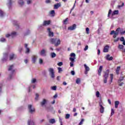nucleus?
<instances>
[{"label":"nucleus","mask_w":125,"mask_h":125,"mask_svg":"<svg viewBox=\"0 0 125 125\" xmlns=\"http://www.w3.org/2000/svg\"><path fill=\"white\" fill-rule=\"evenodd\" d=\"M70 56L69 60L71 62H70V67H74V63H75V60L76 59V54L72 53L70 54Z\"/></svg>","instance_id":"1"},{"label":"nucleus","mask_w":125,"mask_h":125,"mask_svg":"<svg viewBox=\"0 0 125 125\" xmlns=\"http://www.w3.org/2000/svg\"><path fill=\"white\" fill-rule=\"evenodd\" d=\"M50 42L51 43L53 44L54 43L55 46L57 47L59 44H60L61 41H60V39H57V38H51L50 39Z\"/></svg>","instance_id":"2"},{"label":"nucleus","mask_w":125,"mask_h":125,"mask_svg":"<svg viewBox=\"0 0 125 125\" xmlns=\"http://www.w3.org/2000/svg\"><path fill=\"white\" fill-rule=\"evenodd\" d=\"M120 32H121V28L119 27L115 31L114 30L111 31V32L110 33V35H112L114 34L113 38L114 39H116L117 38V36H119V33Z\"/></svg>","instance_id":"3"},{"label":"nucleus","mask_w":125,"mask_h":125,"mask_svg":"<svg viewBox=\"0 0 125 125\" xmlns=\"http://www.w3.org/2000/svg\"><path fill=\"white\" fill-rule=\"evenodd\" d=\"M28 112L30 114H34L36 112V109L32 104H28Z\"/></svg>","instance_id":"4"},{"label":"nucleus","mask_w":125,"mask_h":125,"mask_svg":"<svg viewBox=\"0 0 125 125\" xmlns=\"http://www.w3.org/2000/svg\"><path fill=\"white\" fill-rule=\"evenodd\" d=\"M48 71L49 72V75L52 79H54L55 78V74L54 73V69L53 68H49Z\"/></svg>","instance_id":"5"},{"label":"nucleus","mask_w":125,"mask_h":125,"mask_svg":"<svg viewBox=\"0 0 125 125\" xmlns=\"http://www.w3.org/2000/svg\"><path fill=\"white\" fill-rule=\"evenodd\" d=\"M8 59V53L3 54V57L1 59L2 62H6Z\"/></svg>","instance_id":"6"},{"label":"nucleus","mask_w":125,"mask_h":125,"mask_svg":"<svg viewBox=\"0 0 125 125\" xmlns=\"http://www.w3.org/2000/svg\"><path fill=\"white\" fill-rule=\"evenodd\" d=\"M17 33L15 31L12 32L10 34H7L6 35V38H9V37H11L12 38L16 37Z\"/></svg>","instance_id":"7"},{"label":"nucleus","mask_w":125,"mask_h":125,"mask_svg":"<svg viewBox=\"0 0 125 125\" xmlns=\"http://www.w3.org/2000/svg\"><path fill=\"white\" fill-rule=\"evenodd\" d=\"M110 73V70L109 69L106 70L104 72V79H108L109 77V73Z\"/></svg>","instance_id":"8"},{"label":"nucleus","mask_w":125,"mask_h":125,"mask_svg":"<svg viewBox=\"0 0 125 125\" xmlns=\"http://www.w3.org/2000/svg\"><path fill=\"white\" fill-rule=\"evenodd\" d=\"M17 57L14 53H12L9 55V60L10 61H12V60H14V59H16Z\"/></svg>","instance_id":"9"},{"label":"nucleus","mask_w":125,"mask_h":125,"mask_svg":"<svg viewBox=\"0 0 125 125\" xmlns=\"http://www.w3.org/2000/svg\"><path fill=\"white\" fill-rule=\"evenodd\" d=\"M41 56H46V50L45 49H42L40 52Z\"/></svg>","instance_id":"10"},{"label":"nucleus","mask_w":125,"mask_h":125,"mask_svg":"<svg viewBox=\"0 0 125 125\" xmlns=\"http://www.w3.org/2000/svg\"><path fill=\"white\" fill-rule=\"evenodd\" d=\"M77 27V25L76 24H74L72 26L68 27V30H70V31H73Z\"/></svg>","instance_id":"11"},{"label":"nucleus","mask_w":125,"mask_h":125,"mask_svg":"<svg viewBox=\"0 0 125 125\" xmlns=\"http://www.w3.org/2000/svg\"><path fill=\"white\" fill-rule=\"evenodd\" d=\"M61 6V3H57L54 5V9H58Z\"/></svg>","instance_id":"12"},{"label":"nucleus","mask_w":125,"mask_h":125,"mask_svg":"<svg viewBox=\"0 0 125 125\" xmlns=\"http://www.w3.org/2000/svg\"><path fill=\"white\" fill-rule=\"evenodd\" d=\"M24 47L26 48L25 53H29L30 52V48L28 47V44H24Z\"/></svg>","instance_id":"13"},{"label":"nucleus","mask_w":125,"mask_h":125,"mask_svg":"<svg viewBox=\"0 0 125 125\" xmlns=\"http://www.w3.org/2000/svg\"><path fill=\"white\" fill-rule=\"evenodd\" d=\"M12 5V2L11 0H8L7 6L9 7V9L11 8V6Z\"/></svg>","instance_id":"14"},{"label":"nucleus","mask_w":125,"mask_h":125,"mask_svg":"<svg viewBox=\"0 0 125 125\" xmlns=\"http://www.w3.org/2000/svg\"><path fill=\"white\" fill-rule=\"evenodd\" d=\"M102 69H103V66L101 65L98 71V74L99 76H101V72H102Z\"/></svg>","instance_id":"15"},{"label":"nucleus","mask_w":125,"mask_h":125,"mask_svg":"<svg viewBox=\"0 0 125 125\" xmlns=\"http://www.w3.org/2000/svg\"><path fill=\"white\" fill-rule=\"evenodd\" d=\"M13 24L14 25V26H16L17 28H19V23L17 21H13Z\"/></svg>","instance_id":"16"},{"label":"nucleus","mask_w":125,"mask_h":125,"mask_svg":"<svg viewBox=\"0 0 125 125\" xmlns=\"http://www.w3.org/2000/svg\"><path fill=\"white\" fill-rule=\"evenodd\" d=\"M38 58V57L37 56H33L32 57V61L33 63H36V61H37V59Z\"/></svg>","instance_id":"17"},{"label":"nucleus","mask_w":125,"mask_h":125,"mask_svg":"<svg viewBox=\"0 0 125 125\" xmlns=\"http://www.w3.org/2000/svg\"><path fill=\"white\" fill-rule=\"evenodd\" d=\"M47 31L49 33V37H53L54 33H53V32H52L50 31V28H47Z\"/></svg>","instance_id":"18"},{"label":"nucleus","mask_w":125,"mask_h":125,"mask_svg":"<svg viewBox=\"0 0 125 125\" xmlns=\"http://www.w3.org/2000/svg\"><path fill=\"white\" fill-rule=\"evenodd\" d=\"M50 24V21H44L43 22V26H46Z\"/></svg>","instance_id":"19"},{"label":"nucleus","mask_w":125,"mask_h":125,"mask_svg":"<svg viewBox=\"0 0 125 125\" xmlns=\"http://www.w3.org/2000/svg\"><path fill=\"white\" fill-rule=\"evenodd\" d=\"M106 60L108 61H112L113 60V57H110V55H107L106 56Z\"/></svg>","instance_id":"20"},{"label":"nucleus","mask_w":125,"mask_h":125,"mask_svg":"<svg viewBox=\"0 0 125 125\" xmlns=\"http://www.w3.org/2000/svg\"><path fill=\"white\" fill-rule=\"evenodd\" d=\"M109 51V46L106 45L104 48V52H108Z\"/></svg>","instance_id":"21"},{"label":"nucleus","mask_w":125,"mask_h":125,"mask_svg":"<svg viewBox=\"0 0 125 125\" xmlns=\"http://www.w3.org/2000/svg\"><path fill=\"white\" fill-rule=\"evenodd\" d=\"M114 104L116 109H118V107H119V104H120V102L119 101H116L114 103Z\"/></svg>","instance_id":"22"},{"label":"nucleus","mask_w":125,"mask_h":125,"mask_svg":"<svg viewBox=\"0 0 125 125\" xmlns=\"http://www.w3.org/2000/svg\"><path fill=\"white\" fill-rule=\"evenodd\" d=\"M118 14H119V10H114L111 14V15L114 16V15H118Z\"/></svg>","instance_id":"23"},{"label":"nucleus","mask_w":125,"mask_h":125,"mask_svg":"<svg viewBox=\"0 0 125 125\" xmlns=\"http://www.w3.org/2000/svg\"><path fill=\"white\" fill-rule=\"evenodd\" d=\"M84 67L85 68V71H86V72H89L90 70L89 67L87 66V65H86L85 64H84Z\"/></svg>","instance_id":"24"},{"label":"nucleus","mask_w":125,"mask_h":125,"mask_svg":"<svg viewBox=\"0 0 125 125\" xmlns=\"http://www.w3.org/2000/svg\"><path fill=\"white\" fill-rule=\"evenodd\" d=\"M104 107L103 106H100V113L101 114H103V113H104Z\"/></svg>","instance_id":"25"},{"label":"nucleus","mask_w":125,"mask_h":125,"mask_svg":"<svg viewBox=\"0 0 125 125\" xmlns=\"http://www.w3.org/2000/svg\"><path fill=\"white\" fill-rule=\"evenodd\" d=\"M28 125H35V123L31 120H28Z\"/></svg>","instance_id":"26"},{"label":"nucleus","mask_w":125,"mask_h":125,"mask_svg":"<svg viewBox=\"0 0 125 125\" xmlns=\"http://www.w3.org/2000/svg\"><path fill=\"white\" fill-rule=\"evenodd\" d=\"M18 2L20 5H21V6L22 5H24V1L23 0H19Z\"/></svg>","instance_id":"27"},{"label":"nucleus","mask_w":125,"mask_h":125,"mask_svg":"<svg viewBox=\"0 0 125 125\" xmlns=\"http://www.w3.org/2000/svg\"><path fill=\"white\" fill-rule=\"evenodd\" d=\"M46 103V100L43 99V101L41 102V104L42 106H43Z\"/></svg>","instance_id":"28"},{"label":"nucleus","mask_w":125,"mask_h":125,"mask_svg":"<svg viewBox=\"0 0 125 125\" xmlns=\"http://www.w3.org/2000/svg\"><path fill=\"white\" fill-rule=\"evenodd\" d=\"M4 16V12L0 9V17H3Z\"/></svg>","instance_id":"29"},{"label":"nucleus","mask_w":125,"mask_h":125,"mask_svg":"<svg viewBox=\"0 0 125 125\" xmlns=\"http://www.w3.org/2000/svg\"><path fill=\"white\" fill-rule=\"evenodd\" d=\"M31 33V31L29 30H27L26 32L24 34V36H28V35H30Z\"/></svg>","instance_id":"30"},{"label":"nucleus","mask_w":125,"mask_h":125,"mask_svg":"<svg viewBox=\"0 0 125 125\" xmlns=\"http://www.w3.org/2000/svg\"><path fill=\"white\" fill-rule=\"evenodd\" d=\"M51 56L52 58H54V57H56V54H55L54 52L51 53Z\"/></svg>","instance_id":"31"},{"label":"nucleus","mask_w":125,"mask_h":125,"mask_svg":"<svg viewBox=\"0 0 125 125\" xmlns=\"http://www.w3.org/2000/svg\"><path fill=\"white\" fill-rule=\"evenodd\" d=\"M68 22H69V21L68 20V18H66L63 21V24H68Z\"/></svg>","instance_id":"32"},{"label":"nucleus","mask_w":125,"mask_h":125,"mask_svg":"<svg viewBox=\"0 0 125 125\" xmlns=\"http://www.w3.org/2000/svg\"><path fill=\"white\" fill-rule=\"evenodd\" d=\"M96 97H97V98H99V97L100 96V93L99 92V91H97L96 92Z\"/></svg>","instance_id":"33"},{"label":"nucleus","mask_w":125,"mask_h":125,"mask_svg":"<svg viewBox=\"0 0 125 125\" xmlns=\"http://www.w3.org/2000/svg\"><path fill=\"white\" fill-rule=\"evenodd\" d=\"M76 83H77L78 84H79V83H81V79H80V78H77V79H76Z\"/></svg>","instance_id":"34"},{"label":"nucleus","mask_w":125,"mask_h":125,"mask_svg":"<svg viewBox=\"0 0 125 125\" xmlns=\"http://www.w3.org/2000/svg\"><path fill=\"white\" fill-rule=\"evenodd\" d=\"M0 42H6V40H5L4 38H1L0 39Z\"/></svg>","instance_id":"35"},{"label":"nucleus","mask_w":125,"mask_h":125,"mask_svg":"<svg viewBox=\"0 0 125 125\" xmlns=\"http://www.w3.org/2000/svg\"><path fill=\"white\" fill-rule=\"evenodd\" d=\"M114 78V74H110V83H112L113 82V79Z\"/></svg>","instance_id":"36"},{"label":"nucleus","mask_w":125,"mask_h":125,"mask_svg":"<svg viewBox=\"0 0 125 125\" xmlns=\"http://www.w3.org/2000/svg\"><path fill=\"white\" fill-rule=\"evenodd\" d=\"M43 24H41L40 25H39V30H42V29H43Z\"/></svg>","instance_id":"37"},{"label":"nucleus","mask_w":125,"mask_h":125,"mask_svg":"<svg viewBox=\"0 0 125 125\" xmlns=\"http://www.w3.org/2000/svg\"><path fill=\"white\" fill-rule=\"evenodd\" d=\"M124 45H121V44H119L118 45V48H119V49H124Z\"/></svg>","instance_id":"38"},{"label":"nucleus","mask_w":125,"mask_h":125,"mask_svg":"<svg viewBox=\"0 0 125 125\" xmlns=\"http://www.w3.org/2000/svg\"><path fill=\"white\" fill-rule=\"evenodd\" d=\"M111 14H112V10L109 9L108 14V17H110V16H111Z\"/></svg>","instance_id":"39"},{"label":"nucleus","mask_w":125,"mask_h":125,"mask_svg":"<svg viewBox=\"0 0 125 125\" xmlns=\"http://www.w3.org/2000/svg\"><path fill=\"white\" fill-rule=\"evenodd\" d=\"M50 123H51V124H55V119H51V120H50Z\"/></svg>","instance_id":"40"},{"label":"nucleus","mask_w":125,"mask_h":125,"mask_svg":"<svg viewBox=\"0 0 125 125\" xmlns=\"http://www.w3.org/2000/svg\"><path fill=\"white\" fill-rule=\"evenodd\" d=\"M50 14L51 15H52V16H54L55 14V11L54 10H52L50 12Z\"/></svg>","instance_id":"41"},{"label":"nucleus","mask_w":125,"mask_h":125,"mask_svg":"<svg viewBox=\"0 0 125 125\" xmlns=\"http://www.w3.org/2000/svg\"><path fill=\"white\" fill-rule=\"evenodd\" d=\"M57 88V86H56V85L51 87V89L52 90H56Z\"/></svg>","instance_id":"42"},{"label":"nucleus","mask_w":125,"mask_h":125,"mask_svg":"<svg viewBox=\"0 0 125 125\" xmlns=\"http://www.w3.org/2000/svg\"><path fill=\"white\" fill-rule=\"evenodd\" d=\"M36 82H37V80L35 78H33L32 80H31L32 83H35Z\"/></svg>","instance_id":"43"},{"label":"nucleus","mask_w":125,"mask_h":125,"mask_svg":"<svg viewBox=\"0 0 125 125\" xmlns=\"http://www.w3.org/2000/svg\"><path fill=\"white\" fill-rule=\"evenodd\" d=\"M86 33L87 35H88V34H89V28L88 27L86 28Z\"/></svg>","instance_id":"44"},{"label":"nucleus","mask_w":125,"mask_h":125,"mask_svg":"<svg viewBox=\"0 0 125 125\" xmlns=\"http://www.w3.org/2000/svg\"><path fill=\"white\" fill-rule=\"evenodd\" d=\"M13 69V65H11L10 66L8 69V71H12Z\"/></svg>","instance_id":"45"},{"label":"nucleus","mask_w":125,"mask_h":125,"mask_svg":"<svg viewBox=\"0 0 125 125\" xmlns=\"http://www.w3.org/2000/svg\"><path fill=\"white\" fill-rule=\"evenodd\" d=\"M115 114V110H114L113 108L111 109V116H113Z\"/></svg>","instance_id":"46"},{"label":"nucleus","mask_w":125,"mask_h":125,"mask_svg":"<svg viewBox=\"0 0 125 125\" xmlns=\"http://www.w3.org/2000/svg\"><path fill=\"white\" fill-rule=\"evenodd\" d=\"M124 79H125V78L123 76L121 77V79L119 80L118 83H121L122 81H124Z\"/></svg>","instance_id":"47"},{"label":"nucleus","mask_w":125,"mask_h":125,"mask_svg":"<svg viewBox=\"0 0 125 125\" xmlns=\"http://www.w3.org/2000/svg\"><path fill=\"white\" fill-rule=\"evenodd\" d=\"M84 121V119H82L81 122L79 123V125H82L83 124V123Z\"/></svg>","instance_id":"48"},{"label":"nucleus","mask_w":125,"mask_h":125,"mask_svg":"<svg viewBox=\"0 0 125 125\" xmlns=\"http://www.w3.org/2000/svg\"><path fill=\"white\" fill-rule=\"evenodd\" d=\"M70 118V114H67L65 115V119H68Z\"/></svg>","instance_id":"49"},{"label":"nucleus","mask_w":125,"mask_h":125,"mask_svg":"<svg viewBox=\"0 0 125 125\" xmlns=\"http://www.w3.org/2000/svg\"><path fill=\"white\" fill-rule=\"evenodd\" d=\"M39 63L40 64H42L43 63V61L42 59H39Z\"/></svg>","instance_id":"50"},{"label":"nucleus","mask_w":125,"mask_h":125,"mask_svg":"<svg viewBox=\"0 0 125 125\" xmlns=\"http://www.w3.org/2000/svg\"><path fill=\"white\" fill-rule=\"evenodd\" d=\"M88 49V46L86 45L85 48H84V51H86V50H87Z\"/></svg>","instance_id":"51"},{"label":"nucleus","mask_w":125,"mask_h":125,"mask_svg":"<svg viewBox=\"0 0 125 125\" xmlns=\"http://www.w3.org/2000/svg\"><path fill=\"white\" fill-rule=\"evenodd\" d=\"M120 40L121 42H124L125 41V38L124 37H122Z\"/></svg>","instance_id":"52"},{"label":"nucleus","mask_w":125,"mask_h":125,"mask_svg":"<svg viewBox=\"0 0 125 125\" xmlns=\"http://www.w3.org/2000/svg\"><path fill=\"white\" fill-rule=\"evenodd\" d=\"M99 103L100 107H101V106H103V103L102 102V101L100 102Z\"/></svg>","instance_id":"53"},{"label":"nucleus","mask_w":125,"mask_h":125,"mask_svg":"<svg viewBox=\"0 0 125 125\" xmlns=\"http://www.w3.org/2000/svg\"><path fill=\"white\" fill-rule=\"evenodd\" d=\"M23 50V48L21 47L19 49V52H20V53H21L22 52V51Z\"/></svg>","instance_id":"54"},{"label":"nucleus","mask_w":125,"mask_h":125,"mask_svg":"<svg viewBox=\"0 0 125 125\" xmlns=\"http://www.w3.org/2000/svg\"><path fill=\"white\" fill-rule=\"evenodd\" d=\"M50 2H51V0H45L46 3H50Z\"/></svg>","instance_id":"55"},{"label":"nucleus","mask_w":125,"mask_h":125,"mask_svg":"<svg viewBox=\"0 0 125 125\" xmlns=\"http://www.w3.org/2000/svg\"><path fill=\"white\" fill-rule=\"evenodd\" d=\"M119 40H120V38H117L116 39L114 40V42H119Z\"/></svg>","instance_id":"56"},{"label":"nucleus","mask_w":125,"mask_h":125,"mask_svg":"<svg viewBox=\"0 0 125 125\" xmlns=\"http://www.w3.org/2000/svg\"><path fill=\"white\" fill-rule=\"evenodd\" d=\"M38 98H39V95H38V94H36L35 100H38Z\"/></svg>","instance_id":"57"},{"label":"nucleus","mask_w":125,"mask_h":125,"mask_svg":"<svg viewBox=\"0 0 125 125\" xmlns=\"http://www.w3.org/2000/svg\"><path fill=\"white\" fill-rule=\"evenodd\" d=\"M107 78H104V83H107Z\"/></svg>","instance_id":"58"},{"label":"nucleus","mask_w":125,"mask_h":125,"mask_svg":"<svg viewBox=\"0 0 125 125\" xmlns=\"http://www.w3.org/2000/svg\"><path fill=\"white\" fill-rule=\"evenodd\" d=\"M58 66H62L63 65V62H60L58 63Z\"/></svg>","instance_id":"59"},{"label":"nucleus","mask_w":125,"mask_h":125,"mask_svg":"<svg viewBox=\"0 0 125 125\" xmlns=\"http://www.w3.org/2000/svg\"><path fill=\"white\" fill-rule=\"evenodd\" d=\"M58 70H59V71H58L59 73H60V72H62V68L58 67Z\"/></svg>","instance_id":"60"},{"label":"nucleus","mask_w":125,"mask_h":125,"mask_svg":"<svg viewBox=\"0 0 125 125\" xmlns=\"http://www.w3.org/2000/svg\"><path fill=\"white\" fill-rule=\"evenodd\" d=\"M31 2H32V1L30 0H28L27 1V4H30Z\"/></svg>","instance_id":"61"},{"label":"nucleus","mask_w":125,"mask_h":125,"mask_svg":"<svg viewBox=\"0 0 125 125\" xmlns=\"http://www.w3.org/2000/svg\"><path fill=\"white\" fill-rule=\"evenodd\" d=\"M71 75H72V76H74V75H75V71H71Z\"/></svg>","instance_id":"62"},{"label":"nucleus","mask_w":125,"mask_h":125,"mask_svg":"<svg viewBox=\"0 0 125 125\" xmlns=\"http://www.w3.org/2000/svg\"><path fill=\"white\" fill-rule=\"evenodd\" d=\"M57 96H58V95H57V93H56L55 95L53 96V98H57Z\"/></svg>","instance_id":"63"},{"label":"nucleus","mask_w":125,"mask_h":125,"mask_svg":"<svg viewBox=\"0 0 125 125\" xmlns=\"http://www.w3.org/2000/svg\"><path fill=\"white\" fill-rule=\"evenodd\" d=\"M125 31H124L123 32H120L121 35H125Z\"/></svg>","instance_id":"64"}]
</instances>
